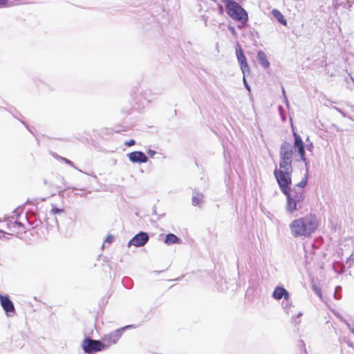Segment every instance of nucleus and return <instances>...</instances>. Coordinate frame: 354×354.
<instances>
[{"mask_svg":"<svg viewBox=\"0 0 354 354\" xmlns=\"http://www.w3.org/2000/svg\"><path fill=\"white\" fill-rule=\"evenodd\" d=\"M292 158V145L288 142H283L279 149V167H276L274 171V175L278 184H282L284 186L291 179Z\"/></svg>","mask_w":354,"mask_h":354,"instance_id":"nucleus-1","label":"nucleus"},{"mask_svg":"<svg viewBox=\"0 0 354 354\" xmlns=\"http://www.w3.org/2000/svg\"><path fill=\"white\" fill-rule=\"evenodd\" d=\"M319 221L315 214H309L305 216L292 220L289 224L290 234L295 239H307L317 231Z\"/></svg>","mask_w":354,"mask_h":354,"instance_id":"nucleus-2","label":"nucleus"},{"mask_svg":"<svg viewBox=\"0 0 354 354\" xmlns=\"http://www.w3.org/2000/svg\"><path fill=\"white\" fill-rule=\"evenodd\" d=\"M292 180L284 186L279 184L281 192L286 196V211L290 214H294L296 212L300 211L304 207L305 194L304 190H297L295 187L290 189Z\"/></svg>","mask_w":354,"mask_h":354,"instance_id":"nucleus-3","label":"nucleus"},{"mask_svg":"<svg viewBox=\"0 0 354 354\" xmlns=\"http://www.w3.org/2000/svg\"><path fill=\"white\" fill-rule=\"evenodd\" d=\"M225 3H226V12L232 19L243 24L248 21L247 12L238 3L231 0Z\"/></svg>","mask_w":354,"mask_h":354,"instance_id":"nucleus-4","label":"nucleus"},{"mask_svg":"<svg viewBox=\"0 0 354 354\" xmlns=\"http://www.w3.org/2000/svg\"><path fill=\"white\" fill-rule=\"evenodd\" d=\"M82 348L85 353L91 354L94 352L103 350L105 346L99 340L86 339L82 342Z\"/></svg>","mask_w":354,"mask_h":354,"instance_id":"nucleus-5","label":"nucleus"},{"mask_svg":"<svg viewBox=\"0 0 354 354\" xmlns=\"http://www.w3.org/2000/svg\"><path fill=\"white\" fill-rule=\"evenodd\" d=\"M293 136H294V148L295 149V151L297 153V155L300 157V160L305 162L306 165V158L305 156V147L304 144L302 140V138L299 135L296 133L295 132H293Z\"/></svg>","mask_w":354,"mask_h":354,"instance_id":"nucleus-6","label":"nucleus"},{"mask_svg":"<svg viewBox=\"0 0 354 354\" xmlns=\"http://www.w3.org/2000/svg\"><path fill=\"white\" fill-rule=\"evenodd\" d=\"M0 304L8 317H12L15 313V308L13 302L8 295H3L0 293Z\"/></svg>","mask_w":354,"mask_h":354,"instance_id":"nucleus-7","label":"nucleus"},{"mask_svg":"<svg viewBox=\"0 0 354 354\" xmlns=\"http://www.w3.org/2000/svg\"><path fill=\"white\" fill-rule=\"evenodd\" d=\"M132 327H133L132 325H128V326H126L121 328L117 329L115 331L112 332L111 333L106 335L103 339H104V341H105L108 343V345L106 346H108L111 344H115L119 340V339L121 337L123 331L127 328H132Z\"/></svg>","mask_w":354,"mask_h":354,"instance_id":"nucleus-8","label":"nucleus"},{"mask_svg":"<svg viewBox=\"0 0 354 354\" xmlns=\"http://www.w3.org/2000/svg\"><path fill=\"white\" fill-rule=\"evenodd\" d=\"M149 240V236L146 232H141L133 236L128 243V247L134 245L141 247L146 244Z\"/></svg>","mask_w":354,"mask_h":354,"instance_id":"nucleus-9","label":"nucleus"},{"mask_svg":"<svg viewBox=\"0 0 354 354\" xmlns=\"http://www.w3.org/2000/svg\"><path fill=\"white\" fill-rule=\"evenodd\" d=\"M128 157L132 162L145 163L148 160L147 156L142 151L131 152L128 154Z\"/></svg>","mask_w":354,"mask_h":354,"instance_id":"nucleus-10","label":"nucleus"},{"mask_svg":"<svg viewBox=\"0 0 354 354\" xmlns=\"http://www.w3.org/2000/svg\"><path fill=\"white\" fill-rule=\"evenodd\" d=\"M272 297L276 300L285 299H289L290 295L284 288L277 286L272 292Z\"/></svg>","mask_w":354,"mask_h":354,"instance_id":"nucleus-11","label":"nucleus"},{"mask_svg":"<svg viewBox=\"0 0 354 354\" xmlns=\"http://www.w3.org/2000/svg\"><path fill=\"white\" fill-rule=\"evenodd\" d=\"M8 229L11 232V233L14 232H24V226L21 222H11L8 224Z\"/></svg>","mask_w":354,"mask_h":354,"instance_id":"nucleus-12","label":"nucleus"},{"mask_svg":"<svg viewBox=\"0 0 354 354\" xmlns=\"http://www.w3.org/2000/svg\"><path fill=\"white\" fill-rule=\"evenodd\" d=\"M257 59L262 67L267 68L270 66V62L267 59L266 55L263 51L260 50L258 52Z\"/></svg>","mask_w":354,"mask_h":354,"instance_id":"nucleus-13","label":"nucleus"},{"mask_svg":"<svg viewBox=\"0 0 354 354\" xmlns=\"http://www.w3.org/2000/svg\"><path fill=\"white\" fill-rule=\"evenodd\" d=\"M164 242L167 245H172L180 244L181 243V241L175 234H168L167 235H166Z\"/></svg>","mask_w":354,"mask_h":354,"instance_id":"nucleus-14","label":"nucleus"},{"mask_svg":"<svg viewBox=\"0 0 354 354\" xmlns=\"http://www.w3.org/2000/svg\"><path fill=\"white\" fill-rule=\"evenodd\" d=\"M272 15L277 19V21L279 23H281V24H283L284 26H286L287 24L286 20L284 19L283 15L279 10H278L277 9H274L272 10Z\"/></svg>","mask_w":354,"mask_h":354,"instance_id":"nucleus-15","label":"nucleus"},{"mask_svg":"<svg viewBox=\"0 0 354 354\" xmlns=\"http://www.w3.org/2000/svg\"><path fill=\"white\" fill-rule=\"evenodd\" d=\"M203 202V196L201 194L196 193L192 196V204L194 205H200Z\"/></svg>","mask_w":354,"mask_h":354,"instance_id":"nucleus-16","label":"nucleus"},{"mask_svg":"<svg viewBox=\"0 0 354 354\" xmlns=\"http://www.w3.org/2000/svg\"><path fill=\"white\" fill-rule=\"evenodd\" d=\"M281 306L286 310V313L289 314L290 308L292 306V302L289 300V299H285L281 302Z\"/></svg>","mask_w":354,"mask_h":354,"instance_id":"nucleus-17","label":"nucleus"},{"mask_svg":"<svg viewBox=\"0 0 354 354\" xmlns=\"http://www.w3.org/2000/svg\"><path fill=\"white\" fill-rule=\"evenodd\" d=\"M307 178H308V174L306 173L304 177V178L299 183L296 185V187L298 188L296 189L297 190H304L303 189L304 188V187L306 185V183H307Z\"/></svg>","mask_w":354,"mask_h":354,"instance_id":"nucleus-18","label":"nucleus"},{"mask_svg":"<svg viewBox=\"0 0 354 354\" xmlns=\"http://www.w3.org/2000/svg\"><path fill=\"white\" fill-rule=\"evenodd\" d=\"M236 57L239 64L247 62L246 58L241 50H236Z\"/></svg>","mask_w":354,"mask_h":354,"instance_id":"nucleus-19","label":"nucleus"},{"mask_svg":"<svg viewBox=\"0 0 354 354\" xmlns=\"http://www.w3.org/2000/svg\"><path fill=\"white\" fill-rule=\"evenodd\" d=\"M241 69L243 73V75H245V72L249 71V66L248 63H243L240 64Z\"/></svg>","mask_w":354,"mask_h":354,"instance_id":"nucleus-20","label":"nucleus"},{"mask_svg":"<svg viewBox=\"0 0 354 354\" xmlns=\"http://www.w3.org/2000/svg\"><path fill=\"white\" fill-rule=\"evenodd\" d=\"M62 212H63V209H59L57 207H53L51 211H50V213L52 214H59V213H62Z\"/></svg>","mask_w":354,"mask_h":354,"instance_id":"nucleus-21","label":"nucleus"},{"mask_svg":"<svg viewBox=\"0 0 354 354\" xmlns=\"http://www.w3.org/2000/svg\"><path fill=\"white\" fill-rule=\"evenodd\" d=\"M8 0H0V8H6L8 6Z\"/></svg>","mask_w":354,"mask_h":354,"instance_id":"nucleus-22","label":"nucleus"},{"mask_svg":"<svg viewBox=\"0 0 354 354\" xmlns=\"http://www.w3.org/2000/svg\"><path fill=\"white\" fill-rule=\"evenodd\" d=\"M113 239H114L113 236L109 235V236H107V237H106V239L105 240V243H111L113 241Z\"/></svg>","mask_w":354,"mask_h":354,"instance_id":"nucleus-23","label":"nucleus"},{"mask_svg":"<svg viewBox=\"0 0 354 354\" xmlns=\"http://www.w3.org/2000/svg\"><path fill=\"white\" fill-rule=\"evenodd\" d=\"M125 145L128 147H131L135 145V140H130L125 142Z\"/></svg>","mask_w":354,"mask_h":354,"instance_id":"nucleus-24","label":"nucleus"},{"mask_svg":"<svg viewBox=\"0 0 354 354\" xmlns=\"http://www.w3.org/2000/svg\"><path fill=\"white\" fill-rule=\"evenodd\" d=\"M243 84H244V86L246 88V89L249 91H250V86L248 85V84L246 82V80H245V75H243Z\"/></svg>","mask_w":354,"mask_h":354,"instance_id":"nucleus-25","label":"nucleus"},{"mask_svg":"<svg viewBox=\"0 0 354 354\" xmlns=\"http://www.w3.org/2000/svg\"><path fill=\"white\" fill-rule=\"evenodd\" d=\"M314 290L315 292H316V294L319 296V298H322V292H321V290L320 289L317 288H314Z\"/></svg>","mask_w":354,"mask_h":354,"instance_id":"nucleus-26","label":"nucleus"},{"mask_svg":"<svg viewBox=\"0 0 354 354\" xmlns=\"http://www.w3.org/2000/svg\"><path fill=\"white\" fill-rule=\"evenodd\" d=\"M63 160H64V161L66 164H68V165H70V166H71V167H74L73 163L71 160H68V159H66V158H63Z\"/></svg>","mask_w":354,"mask_h":354,"instance_id":"nucleus-27","label":"nucleus"},{"mask_svg":"<svg viewBox=\"0 0 354 354\" xmlns=\"http://www.w3.org/2000/svg\"><path fill=\"white\" fill-rule=\"evenodd\" d=\"M148 155H149L151 157H153L156 154V151L153 150L149 149L147 151Z\"/></svg>","mask_w":354,"mask_h":354,"instance_id":"nucleus-28","label":"nucleus"},{"mask_svg":"<svg viewBox=\"0 0 354 354\" xmlns=\"http://www.w3.org/2000/svg\"><path fill=\"white\" fill-rule=\"evenodd\" d=\"M283 96H284V101H285L287 106H288L289 104H288V99H287V97L285 95V90H284V88H283Z\"/></svg>","mask_w":354,"mask_h":354,"instance_id":"nucleus-29","label":"nucleus"},{"mask_svg":"<svg viewBox=\"0 0 354 354\" xmlns=\"http://www.w3.org/2000/svg\"><path fill=\"white\" fill-rule=\"evenodd\" d=\"M313 143H310V144H309V145H307V146H306V149H307L308 151H312V150H313Z\"/></svg>","mask_w":354,"mask_h":354,"instance_id":"nucleus-30","label":"nucleus"},{"mask_svg":"<svg viewBox=\"0 0 354 354\" xmlns=\"http://www.w3.org/2000/svg\"><path fill=\"white\" fill-rule=\"evenodd\" d=\"M301 315H302V313H299V314H298V315H297V317H300Z\"/></svg>","mask_w":354,"mask_h":354,"instance_id":"nucleus-31","label":"nucleus"},{"mask_svg":"<svg viewBox=\"0 0 354 354\" xmlns=\"http://www.w3.org/2000/svg\"><path fill=\"white\" fill-rule=\"evenodd\" d=\"M230 29L231 30L234 31V28L231 27Z\"/></svg>","mask_w":354,"mask_h":354,"instance_id":"nucleus-32","label":"nucleus"}]
</instances>
